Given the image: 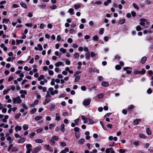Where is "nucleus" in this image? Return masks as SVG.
<instances>
[{
	"label": "nucleus",
	"instance_id": "obj_1",
	"mask_svg": "<svg viewBox=\"0 0 153 153\" xmlns=\"http://www.w3.org/2000/svg\"><path fill=\"white\" fill-rule=\"evenodd\" d=\"M12 100L13 103L14 104L16 103L20 104L22 101L20 97L19 96H17L16 97L13 98Z\"/></svg>",
	"mask_w": 153,
	"mask_h": 153
},
{
	"label": "nucleus",
	"instance_id": "obj_2",
	"mask_svg": "<svg viewBox=\"0 0 153 153\" xmlns=\"http://www.w3.org/2000/svg\"><path fill=\"white\" fill-rule=\"evenodd\" d=\"M91 102V100L90 99H86L84 100L83 104L85 106H88L89 105Z\"/></svg>",
	"mask_w": 153,
	"mask_h": 153
},
{
	"label": "nucleus",
	"instance_id": "obj_3",
	"mask_svg": "<svg viewBox=\"0 0 153 153\" xmlns=\"http://www.w3.org/2000/svg\"><path fill=\"white\" fill-rule=\"evenodd\" d=\"M140 24L142 26H144L145 25V22H146L147 21L146 19H141L140 20Z\"/></svg>",
	"mask_w": 153,
	"mask_h": 153
},
{
	"label": "nucleus",
	"instance_id": "obj_4",
	"mask_svg": "<svg viewBox=\"0 0 153 153\" xmlns=\"http://www.w3.org/2000/svg\"><path fill=\"white\" fill-rule=\"evenodd\" d=\"M41 149V147L40 146L35 148L33 150L32 153H36Z\"/></svg>",
	"mask_w": 153,
	"mask_h": 153
},
{
	"label": "nucleus",
	"instance_id": "obj_5",
	"mask_svg": "<svg viewBox=\"0 0 153 153\" xmlns=\"http://www.w3.org/2000/svg\"><path fill=\"white\" fill-rule=\"evenodd\" d=\"M64 65L63 62L60 61L58 62L55 64V65L56 67H58L60 65L63 66Z\"/></svg>",
	"mask_w": 153,
	"mask_h": 153
},
{
	"label": "nucleus",
	"instance_id": "obj_6",
	"mask_svg": "<svg viewBox=\"0 0 153 153\" xmlns=\"http://www.w3.org/2000/svg\"><path fill=\"white\" fill-rule=\"evenodd\" d=\"M44 147L46 149L49 151L50 152H52L53 151V149L49 145H45Z\"/></svg>",
	"mask_w": 153,
	"mask_h": 153
},
{
	"label": "nucleus",
	"instance_id": "obj_7",
	"mask_svg": "<svg viewBox=\"0 0 153 153\" xmlns=\"http://www.w3.org/2000/svg\"><path fill=\"white\" fill-rule=\"evenodd\" d=\"M38 88L39 90H42L43 92H45L47 90V88L45 87H43L42 86L39 85L38 87Z\"/></svg>",
	"mask_w": 153,
	"mask_h": 153
},
{
	"label": "nucleus",
	"instance_id": "obj_8",
	"mask_svg": "<svg viewBox=\"0 0 153 153\" xmlns=\"http://www.w3.org/2000/svg\"><path fill=\"white\" fill-rule=\"evenodd\" d=\"M141 120L140 119H137L135 120L134 121V124L135 125H138L140 122L141 121Z\"/></svg>",
	"mask_w": 153,
	"mask_h": 153
},
{
	"label": "nucleus",
	"instance_id": "obj_9",
	"mask_svg": "<svg viewBox=\"0 0 153 153\" xmlns=\"http://www.w3.org/2000/svg\"><path fill=\"white\" fill-rule=\"evenodd\" d=\"M22 127L18 125H17L15 127V131L17 132L18 131H20L22 130Z\"/></svg>",
	"mask_w": 153,
	"mask_h": 153
},
{
	"label": "nucleus",
	"instance_id": "obj_10",
	"mask_svg": "<svg viewBox=\"0 0 153 153\" xmlns=\"http://www.w3.org/2000/svg\"><path fill=\"white\" fill-rule=\"evenodd\" d=\"M20 4L22 7L25 8L27 9V5L23 2H21L20 3Z\"/></svg>",
	"mask_w": 153,
	"mask_h": 153
},
{
	"label": "nucleus",
	"instance_id": "obj_11",
	"mask_svg": "<svg viewBox=\"0 0 153 153\" xmlns=\"http://www.w3.org/2000/svg\"><path fill=\"white\" fill-rule=\"evenodd\" d=\"M26 140V139L25 138H22L19 139L18 141V142L19 143H22L24 142Z\"/></svg>",
	"mask_w": 153,
	"mask_h": 153
},
{
	"label": "nucleus",
	"instance_id": "obj_12",
	"mask_svg": "<svg viewBox=\"0 0 153 153\" xmlns=\"http://www.w3.org/2000/svg\"><path fill=\"white\" fill-rule=\"evenodd\" d=\"M101 85L103 86L108 87L109 85V84L107 82H102L101 83Z\"/></svg>",
	"mask_w": 153,
	"mask_h": 153
},
{
	"label": "nucleus",
	"instance_id": "obj_13",
	"mask_svg": "<svg viewBox=\"0 0 153 153\" xmlns=\"http://www.w3.org/2000/svg\"><path fill=\"white\" fill-rule=\"evenodd\" d=\"M147 58L146 57L144 56L141 59V62L142 64H144Z\"/></svg>",
	"mask_w": 153,
	"mask_h": 153
},
{
	"label": "nucleus",
	"instance_id": "obj_14",
	"mask_svg": "<svg viewBox=\"0 0 153 153\" xmlns=\"http://www.w3.org/2000/svg\"><path fill=\"white\" fill-rule=\"evenodd\" d=\"M85 139L82 138L79 140L78 143L79 144H82L83 143L85 142Z\"/></svg>",
	"mask_w": 153,
	"mask_h": 153
},
{
	"label": "nucleus",
	"instance_id": "obj_15",
	"mask_svg": "<svg viewBox=\"0 0 153 153\" xmlns=\"http://www.w3.org/2000/svg\"><path fill=\"white\" fill-rule=\"evenodd\" d=\"M35 142L36 143H41L43 142V140L41 139H37L35 140Z\"/></svg>",
	"mask_w": 153,
	"mask_h": 153
},
{
	"label": "nucleus",
	"instance_id": "obj_16",
	"mask_svg": "<svg viewBox=\"0 0 153 153\" xmlns=\"http://www.w3.org/2000/svg\"><path fill=\"white\" fill-rule=\"evenodd\" d=\"M146 132L149 135H151L152 134L151 131L149 128H147L146 129Z\"/></svg>",
	"mask_w": 153,
	"mask_h": 153
},
{
	"label": "nucleus",
	"instance_id": "obj_17",
	"mask_svg": "<svg viewBox=\"0 0 153 153\" xmlns=\"http://www.w3.org/2000/svg\"><path fill=\"white\" fill-rule=\"evenodd\" d=\"M60 119V117L59 116V113H56V117L55 119L56 120H59Z\"/></svg>",
	"mask_w": 153,
	"mask_h": 153
},
{
	"label": "nucleus",
	"instance_id": "obj_18",
	"mask_svg": "<svg viewBox=\"0 0 153 153\" xmlns=\"http://www.w3.org/2000/svg\"><path fill=\"white\" fill-rule=\"evenodd\" d=\"M44 78V76L42 74L39 77H38V81H40L41 80L43 79Z\"/></svg>",
	"mask_w": 153,
	"mask_h": 153
},
{
	"label": "nucleus",
	"instance_id": "obj_19",
	"mask_svg": "<svg viewBox=\"0 0 153 153\" xmlns=\"http://www.w3.org/2000/svg\"><path fill=\"white\" fill-rule=\"evenodd\" d=\"M64 124H62L61 126V130L62 132H64L65 131V128H64Z\"/></svg>",
	"mask_w": 153,
	"mask_h": 153
},
{
	"label": "nucleus",
	"instance_id": "obj_20",
	"mask_svg": "<svg viewBox=\"0 0 153 153\" xmlns=\"http://www.w3.org/2000/svg\"><path fill=\"white\" fill-rule=\"evenodd\" d=\"M19 93L21 94H27V91L26 90H21L20 91Z\"/></svg>",
	"mask_w": 153,
	"mask_h": 153
},
{
	"label": "nucleus",
	"instance_id": "obj_21",
	"mask_svg": "<svg viewBox=\"0 0 153 153\" xmlns=\"http://www.w3.org/2000/svg\"><path fill=\"white\" fill-rule=\"evenodd\" d=\"M139 136L140 138L145 139L146 138V137L145 135L142 133L139 134Z\"/></svg>",
	"mask_w": 153,
	"mask_h": 153
},
{
	"label": "nucleus",
	"instance_id": "obj_22",
	"mask_svg": "<svg viewBox=\"0 0 153 153\" xmlns=\"http://www.w3.org/2000/svg\"><path fill=\"white\" fill-rule=\"evenodd\" d=\"M23 42V40H16V44L17 45H19V43H22Z\"/></svg>",
	"mask_w": 153,
	"mask_h": 153
},
{
	"label": "nucleus",
	"instance_id": "obj_23",
	"mask_svg": "<svg viewBox=\"0 0 153 153\" xmlns=\"http://www.w3.org/2000/svg\"><path fill=\"white\" fill-rule=\"evenodd\" d=\"M24 130H27L28 128V126L26 124H24L22 126Z\"/></svg>",
	"mask_w": 153,
	"mask_h": 153
},
{
	"label": "nucleus",
	"instance_id": "obj_24",
	"mask_svg": "<svg viewBox=\"0 0 153 153\" xmlns=\"http://www.w3.org/2000/svg\"><path fill=\"white\" fill-rule=\"evenodd\" d=\"M42 118V116H36L35 117V120L36 121H38L40 120H41Z\"/></svg>",
	"mask_w": 153,
	"mask_h": 153
},
{
	"label": "nucleus",
	"instance_id": "obj_25",
	"mask_svg": "<svg viewBox=\"0 0 153 153\" xmlns=\"http://www.w3.org/2000/svg\"><path fill=\"white\" fill-rule=\"evenodd\" d=\"M59 51L63 53H65L66 51V50L65 49H64L62 48H60L59 49Z\"/></svg>",
	"mask_w": 153,
	"mask_h": 153
},
{
	"label": "nucleus",
	"instance_id": "obj_26",
	"mask_svg": "<svg viewBox=\"0 0 153 153\" xmlns=\"http://www.w3.org/2000/svg\"><path fill=\"white\" fill-rule=\"evenodd\" d=\"M35 133L34 132H33L29 134V138H32L35 135Z\"/></svg>",
	"mask_w": 153,
	"mask_h": 153
},
{
	"label": "nucleus",
	"instance_id": "obj_27",
	"mask_svg": "<svg viewBox=\"0 0 153 153\" xmlns=\"http://www.w3.org/2000/svg\"><path fill=\"white\" fill-rule=\"evenodd\" d=\"M80 79V77L79 76H76L75 79V82H78Z\"/></svg>",
	"mask_w": 153,
	"mask_h": 153
},
{
	"label": "nucleus",
	"instance_id": "obj_28",
	"mask_svg": "<svg viewBox=\"0 0 153 153\" xmlns=\"http://www.w3.org/2000/svg\"><path fill=\"white\" fill-rule=\"evenodd\" d=\"M52 139L56 140H59V137L58 136H54L52 137Z\"/></svg>",
	"mask_w": 153,
	"mask_h": 153
},
{
	"label": "nucleus",
	"instance_id": "obj_29",
	"mask_svg": "<svg viewBox=\"0 0 153 153\" xmlns=\"http://www.w3.org/2000/svg\"><path fill=\"white\" fill-rule=\"evenodd\" d=\"M98 37L97 36H95L93 37V39L94 41H97L98 40Z\"/></svg>",
	"mask_w": 153,
	"mask_h": 153
},
{
	"label": "nucleus",
	"instance_id": "obj_30",
	"mask_svg": "<svg viewBox=\"0 0 153 153\" xmlns=\"http://www.w3.org/2000/svg\"><path fill=\"white\" fill-rule=\"evenodd\" d=\"M21 115V114L20 113H19L18 114H16L15 116V119H17L19 118Z\"/></svg>",
	"mask_w": 153,
	"mask_h": 153
},
{
	"label": "nucleus",
	"instance_id": "obj_31",
	"mask_svg": "<svg viewBox=\"0 0 153 153\" xmlns=\"http://www.w3.org/2000/svg\"><path fill=\"white\" fill-rule=\"evenodd\" d=\"M74 8L75 9H77L80 7V5L79 4H75L74 5Z\"/></svg>",
	"mask_w": 153,
	"mask_h": 153
},
{
	"label": "nucleus",
	"instance_id": "obj_32",
	"mask_svg": "<svg viewBox=\"0 0 153 153\" xmlns=\"http://www.w3.org/2000/svg\"><path fill=\"white\" fill-rule=\"evenodd\" d=\"M85 57L87 59H89L90 58V53H85Z\"/></svg>",
	"mask_w": 153,
	"mask_h": 153
},
{
	"label": "nucleus",
	"instance_id": "obj_33",
	"mask_svg": "<svg viewBox=\"0 0 153 153\" xmlns=\"http://www.w3.org/2000/svg\"><path fill=\"white\" fill-rule=\"evenodd\" d=\"M43 128H39V129H37L36 130V131L38 133H41L43 131Z\"/></svg>",
	"mask_w": 153,
	"mask_h": 153
},
{
	"label": "nucleus",
	"instance_id": "obj_34",
	"mask_svg": "<svg viewBox=\"0 0 153 153\" xmlns=\"http://www.w3.org/2000/svg\"><path fill=\"white\" fill-rule=\"evenodd\" d=\"M46 5L45 4H40L39 5V7L41 9L44 8L45 7Z\"/></svg>",
	"mask_w": 153,
	"mask_h": 153
},
{
	"label": "nucleus",
	"instance_id": "obj_35",
	"mask_svg": "<svg viewBox=\"0 0 153 153\" xmlns=\"http://www.w3.org/2000/svg\"><path fill=\"white\" fill-rule=\"evenodd\" d=\"M9 21V19H3L2 23H4V22H5L6 23H7Z\"/></svg>",
	"mask_w": 153,
	"mask_h": 153
},
{
	"label": "nucleus",
	"instance_id": "obj_36",
	"mask_svg": "<svg viewBox=\"0 0 153 153\" xmlns=\"http://www.w3.org/2000/svg\"><path fill=\"white\" fill-rule=\"evenodd\" d=\"M126 151V150L125 149H120L119 150L120 153H124Z\"/></svg>",
	"mask_w": 153,
	"mask_h": 153
},
{
	"label": "nucleus",
	"instance_id": "obj_37",
	"mask_svg": "<svg viewBox=\"0 0 153 153\" xmlns=\"http://www.w3.org/2000/svg\"><path fill=\"white\" fill-rule=\"evenodd\" d=\"M104 29L103 28H102L100 29L99 33L100 34H102L104 32Z\"/></svg>",
	"mask_w": 153,
	"mask_h": 153
},
{
	"label": "nucleus",
	"instance_id": "obj_38",
	"mask_svg": "<svg viewBox=\"0 0 153 153\" xmlns=\"http://www.w3.org/2000/svg\"><path fill=\"white\" fill-rule=\"evenodd\" d=\"M37 47L39 48V50L40 51H41L42 50L43 48H42V46L40 44H39L37 45Z\"/></svg>",
	"mask_w": 153,
	"mask_h": 153
},
{
	"label": "nucleus",
	"instance_id": "obj_39",
	"mask_svg": "<svg viewBox=\"0 0 153 153\" xmlns=\"http://www.w3.org/2000/svg\"><path fill=\"white\" fill-rule=\"evenodd\" d=\"M97 97L99 99L102 98L103 97V94L102 93L99 94L98 95Z\"/></svg>",
	"mask_w": 153,
	"mask_h": 153
},
{
	"label": "nucleus",
	"instance_id": "obj_40",
	"mask_svg": "<svg viewBox=\"0 0 153 153\" xmlns=\"http://www.w3.org/2000/svg\"><path fill=\"white\" fill-rule=\"evenodd\" d=\"M133 5L134 8L136 9L137 10H139V7L136 4L133 3Z\"/></svg>",
	"mask_w": 153,
	"mask_h": 153
},
{
	"label": "nucleus",
	"instance_id": "obj_41",
	"mask_svg": "<svg viewBox=\"0 0 153 153\" xmlns=\"http://www.w3.org/2000/svg\"><path fill=\"white\" fill-rule=\"evenodd\" d=\"M142 29L141 27L139 25H138L136 27V29L137 31H140Z\"/></svg>",
	"mask_w": 153,
	"mask_h": 153
},
{
	"label": "nucleus",
	"instance_id": "obj_42",
	"mask_svg": "<svg viewBox=\"0 0 153 153\" xmlns=\"http://www.w3.org/2000/svg\"><path fill=\"white\" fill-rule=\"evenodd\" d=\"M141 72L140 71H135L134 72V74H141Z\"/></svg>",
	"mask_w": 153,
	"mask_h": 153
},
{
	"label": "nucleus",
	"instance_id": "obj_43",
	"mask_svg": "<svg viewBox=\"0 0 153 153\" xmlns=\"http://www.w3.org/2000/svg\"><path fill=\"white\" fill-rule=\"evenodd\" d=\"M125 19H123L120 21L119 23L121 25L123 24L125 22Z\"/></svg>",
	"mask_w": 153,
	"mask_h": 153
},
{
	"label": "nucleus",
	"instance_id": "obj_44",
	"mask_svg": "<svg viewBox=\"0 0 153 153\" xmlns=\"http://www.w3.org/2000/svg\"><path fill=\"white\" fill-rule=\"evenodd\" d=\"M36 108H34L31 110L30 112L31 114H33L36 112Z\"/></svg>",
	"mask_w": 153,
	"mask_h": 153
},
{
	"label": "nucleus",
	"instance_id": "obj_45",
	"mask_svg": "<svg viewBox=\"0 0 153 153\" xmlns=\"http://www.w3.org/2000/svg\"><path fill=\"white\" fill-rule=\"evenodd\" d=\"M31 147V145L30 144H28L26 145V147L27 149H31L30 148Z\"/></svg>",
	"mask_w": 153,
	"mask_h": 153
},
{
	"label": "nucleus",
	"instance_id": "obj_46",
	"mask_svg": "<svg viewBox=\"0 0 153 153\" xmlns=\"http://www.w3.org/2000/svg\"><path fill=\"white\" fill-rule=\"evenodd\" d=\"M39 101L37 100H36L34 101L33 104H32L33 106H34L35 105H37L38 104Z\"/></svg>",
	"mask_w": 153,
	"mask_h": 153
},
{
	"label": "nucleus",
	"instance_id": "obj_47",
	"mask_svg": "<svg viewBox=\"0 0 153 153\" xmlns=\"http://www.w3.org/2000/svg\"><path fill=\"white\" fill-rule=\"evenodd\" d=\"M66 144L64 142H61L60 143V145L62 146H66Z\"/></svg>",
	"mask_w": 153,
	"mask_h": 153
},
{
	"label": "nucleus",
	"instance_id": "obj_48",
	"mask_svg": "<svg viewBox=\"0 0 153 153\" xmlns=\"http://www.w3.org/2000/svg\"><path fill=\"white\" fill-rule=\"evenodd\" d=\"M54 80H55V79L53 78L51 79V85H55V83L54 82Z\"/></svg>",
	"mask_w": 153,
	"mask_h": 153
},
{
	"label": "nucleus",
	"instance_id": "obj_49",
	"mask_svg": "<svg viewBox=\"0 0 153 153\" xmlns=\"http://www.w3.org/2000/svg\"><path fill=\"white\" fill-rule=\"evenodd\" d=\"M115 68L117 70H119L121 69V67L119 65H117L115 66Z\"/></svg>",
	"mask_w": 153,
	"mask_h": 153
},
{
	"label": "nucleus",
	"instance_id": "obj_50",
	"mask_svg": "<svg viewBox=\"0 0 153 153\" xmlns=\"http://www.w3.org/2000/svg\"><path fill=\"white\" fill-rule=\"evenodd\" d=\"M140 71L141 72V74H143L146 73V70L144 68H142L141 71Z\"/></svg>",
	"mask_w": 153,
	"mask_h": 153
},
{
	"label": "nucleus",
	"instance_id": "obj_51",
	"mask_svg": "<svg viewBox=\"0 0 153 153\" xmlns=\"http://www.w3.org/2000/svg\"><path fill=\"white\" fill-rule=\"evenodd\" d=\"M24 69L25 71H30L31 70L30 68H28L27 66H25L24 67Z\"/></svg>",
	"mask_w": 153,
	"mask_h": 153
},
{
	"label": "nucleus",
	"instance_id": "obj_52",
	"mask_svg": "<svg viewBox=\"0 0 153 153\" xmlns=\"http://www.w3.org/2000/svg\"><path fill=\"white\" fill-rule=\"evenodd\" d=\"M74 11V9L73 8H70L68 10V12L69 13H71L72 14H74L73 13Z\"/></svg>",
	"mask_w": 153,
	"mask_h": 153
},
{
	"label": "nucleus",
	"instance_id": "obj_53",
	"mask_svg": "<svg viewBox=\"0 0 153 153\" xmlns=\"http://www.w3.org/2000/svg\"><path fill=\"white\" fill-rule=\"evenodd\" d=\"M74 130L75 132H78L79 131V128L78 127H76L74 128Z\"/></svg>",
	"mask_w": 153,
	"mask_h": 153
},
{
	"label": "nucleus",
	"instance_id": "obj_54",
	"mask_svg": "<svg viewBox=\"0 0 153 153\" xmlns=\"http://www.w3.org/2000/svg\"><path fill=\"white\" fill-rule=\"evenodd\" d=\"M13 147V144H11L7 149V151L8 152H9L10 151L11 149Z\"/></svg>",
	"mask_w": 153,
	"mask_h": 153
},
{
	"label": "nucleus",
	"instance_id": "obj_55",
	"mask_svg": "<svg viewBox=\"0 0 153 153\" xmlns=\"http://www.w3.org/2000/svg\"><path fill=\"white\" fill-rule=\"evenodd\" d=\"M50 142L51 143V144L52 145H54L55 143V141L53 139H51L50 140Z\"/></svg>",
	"mask_w": 153,
	"mask_h": 153
},
{
	"label": "nucleus",
	"instance_id": "obj_56",
	"mask_svg": "<svg viewBox=\"0 0 153 153\" xmlns=\"http://www.w3.org/2000/svg\"><path fill=\"white\" fill-rule=\"evenodd\" d=\"M61 39V37L60 35L57 36L56 40L57 41H60Z\"/></svg>",
	"mask_w": 153,
	"mask_h": 153
},
{
	"label": "nucleus",
	"instance_id": "obj_57",
	"mask_svg": "<svg viewBox=\"0 0 153 153\" xmlns=\"http://www.w3.org/2000/svg\"><path fill=\"white\" fill-rule=\"evenodd\" d=\"M51 101V100L50 99H46L45 100V103H48L49 102Z\"/></svg>",
	"mask_w": 153,
	"mask_h": 153
},
{
	"label": "nucleus",
	"instance_id": "obj_58",
	"mask_svg": "<svg viewBox=\"0 0 153 153\" xmlns=\"http://www.w3.org/2000/svg\"><path fill=\"white\" fill-rule=\"evenodd\" d=\"M48 73L50 75H53V72L52 71L49 70Z\"/></svg>",
	"mask_w": 153,
	"mask_h": 153
},
{
	"label": "nucleus",
	"instance_id": "obj_59",
	"mask_svg": "<svg viewBox=\"0 0 153 153\" xmlns=\"http://www.w3.org/2000/svg\"><path fill=\"white\" fill-rule=\"evenodd\" d=\"M134 107V106L133 105H131L128 108V110H131L133 109Z\"/></svg>",
	"mask_w": 153,
	"mask_h": 153
},
{
	"label": "nucleus",
	"instance_id": "obj_60",
	"mask_svg": "<svg viewBox=\"0 0 153 153\" xmlns=\"http://www.w3.org/2000/svg\"><path fill=\"white\" fill-rule=\"evenodd\" d=\"M57 8L56 5H54L53 6L50 7V8L52 9H55Z\"/></svg>",
	"mask_w": 153,
	"mask_h": 153
},
{
	"label": "nucleus",
	"instance_id": "obj_61",
	"mask_svg": "<svg viewBox=\"0 0 153 153\" xmlns=\"http://www.w3.org/2000/svg\"><path fill=\"white\" fill-rule=\"evenodd\" d=\"M75 136L76 138L77 139H78L80 137V134H79L75 133Z\"/></svg>",
	"mask_w": 153,
	"mask_h": 153
},
{
	"label": "nucleus",
	"instance_id": "obj_62",
	"mask_svg": "<svg viewBox=\"0 0 153 153\" xmlns=\"http://www.w3.org/2000/svg\"><path fill=\"white\" fill-rule=\"evenodd\" d=\"M68 42L69 43H71L73 42V40L71 38H69L68 39Z\"/></svg>",
	"mask_w": 153,
	"mask_h": 153
},
{
	"label": "nucleus",
	"instance_id": "obj_63",
	"mask_svg": "<svg viewBox=\"0 0 153 153\" xmlns=\"http://www.w3.org/2000/svg\"><path fill=\"white\" fill-rule=\"evenodd\" d=\"M12 150V152H16L17 151V149L16 147H14L13 148Z\"/></svg>",
	"mask_w": 153,
	"mask_h": 153
},
{
	"label": "nucleus",
	"instance_id": "obj_64",
	"mask_svg": "<svg viewBox=\"0 0 153 153\" xmlns=\"http://www.w3.org/2000/svg\"><path fill=\"white\" fill-rule=\"evenodd\" d=\"M91 56L92 57H94L96 56V54L94 52H91Z\"/></svg>",
	"mask_w": 153,
	"mask_h": 153
}]
</instances>
